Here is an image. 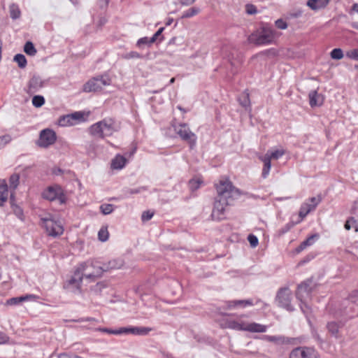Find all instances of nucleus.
<instances>
[{"instance_id": "nucleus-1", "label": "nucleus", "mask_w": 358, "mask_h": 358, "mask_svg": "<svg viewBox=\"0 0 358 358\" xmlns=\"http://www.w3.org/2000/svg\"><path fill=\"white\" fill-rule=\"evenodd\" d=\"M217 196L214 202L211 216L213 220H222L224 218V213L228 206L233 203L241 194L239 189L234 187L228 179H222L216 185Z\"/></svg>"}, {"instance_id": "nucleus-2", "label": "nucleus", "mask_w": 358, "mask_h": 358, "mask_svg": "<svg viewBox=\"0 0 358 358\" xmlns=\"http://www.w3.org/2000/svg\"><path fill=\"white\" fill-rule=\"evenodd\" d=\"M329 313L336 319L346 320L358 315V296L352 294L344 299L340 307L329 308Z\"/></svg>"}, {"instance_id": "nucleus-3", "label": "nucleus", "mask_w": 358, "mask_h": 358, "mask_svg": "<svg viewBox=\"0 0 358 358\" xmlns=\"http://www.w3.org/2000/svg\"><path fill=\"white\" fill-rule=\"evenodd\" d=\"M118 130L115 121L112 118H104L92 124L90 128V134L101 138L111 136Z\"/></svg>"}, {"instance_id": "nucleus-4", "label": "nucleus", "mask_w": 358, "mask_h": 358, "mask_svg": "<svg viewBox=\"0 0 358 358\" xmlns=\"http://www.w3.org/2000/svg\"><path fill=\"white\" fill-rule=\"evenodd\" d=\"M315 287V284L313 282L312 278L307 279L298 285L296 296L301 301V309L304 313H306L308 309L306 301L310 297V294Z\"/></svg>"}, {"instance_id": "nucleus-5", "label": "nucleus", "mask_w": 358, "mask_h": 358, "mask_svg": "<svg viewBox=\"0 0 358 358\" xmlns=\"http://www.w3.org/2000/svg\"><path fill=\"white\" fill-rule=\"evenodd\" d=\"M89 268L88 263H80L76 268L73 275L68 280L64 287L68 289H76L80 292L83 279L85 277V271Z\"/></svg>"}, {"instance_id": "nucleus-6", "label": "nucleus", "mask_w": 358, "mask_h": 358, "mask_svg": "<svg viewBox=\"0 0 358 358\" xmlns=\"http://www.w3.org/2000/svg\"><path fill=\"white\" fill-rule=\"evenodd\" d=\"M227 327L237 331H245L249 332L264 333L267 330V327L256 322L245 323L237 320H227Z\"/></svg>"}, {"instance_id": "nucleus-7", "label": "nucleus", "mask_w": 358, "mask_h": 358, "mask_svg": "<svg viewBox=\"0 0 358 358\" xmlns=\"http://www.w3.org/2000/svg\"><path fill=\"white\" fill-rule=\"evenodd\" d=\"M275 38V31L270 27H262L258 34H253L250 36V41L257 45H266L272 43Z\"/></svg>"}, {"instance_id": "nucleus-8", "label": "nucleus", "mask_w": 358, "mask_h": 358, "mask_svg": "<svg viewBox=\"0 0 358 358\" xmlns=\"http://www.w3.org/2000/svg\"><path fill=\"white\" fill-rule=\"evenodd\" d=\"M111 83V80L108 75H101L94 77L89 80L83 85L85 92H98L103 89L104 86H108Z\"/></svg>"}, {"instance_id": "nucleus-9", "label": "nucleus", "mask_w": 358, "mask_h": 358, "mask_svg": "<svg viewBox=\"0 0 358 358\" xmlns=\"http://www.w3.org/2000/svg\"><path fill=\"white\" fill-rule=\"evenodd\" d=\"M175 131L178 134L180 138L189 143L191 149H193L196 143V135L193 133L188 125L185 123H180L178 125L173 126Z\"/></svg>"}, {"instance_id": "nucleus-10", "label": "nucleus", "mask_w": 358, "mask_h": 358, "mask_svg": "<svg viewBox=\"0 0 358 358\" xmlns=\"http://www.w3.org/2000/svg\"><path fill=\"white\" fill-rule=\"evenodd\" d=\"M42 196L50 201L58 200L61 204L65 203L66 200L63 189L58 185L48 187L43 192Z\"/></svg>"}, {"instance_id": "nucleus-11", "label": "nucleus", "mask_w": 358, "mask_h": 358, "mask_svg": "<svg viewBox=\"0 0 358 358\" xmlns=\"http://www.w3.org/2000/svg\"><path fill=\"white\" fill-rule=\"evenodd\" d=\"M89 264V268L85 271V278L90 281H95L96 279L102 276L104 272H106L103 264L101 265L96 260L84 262Z\"/></svg>"}, {"instance_id": "nucleus-12", "label": "nucleus", "mask_w": 358, "mask_h": 358, "mask_svg": "<svg viewBox=\"0 0 358 358\" xmlns=\"http://www.w3.org/2000/svg\"><path fill=\"white\" fill-rule=\"evenodd\" d=\"M41 220L49 236L56 237L63 234L64 228L59 222L51 217H43Z\"/></svg>"}, {"instance_id": "nucleus-13", "label": "nucleus", "mask_w": 358, "mask_h": 358, "mask_svg": "<svg viewBox=\"0 0 358 358\" xmlns=\"http://www.w3.org/2000/svg\"><path fill=\"white\" fill-rule=\"evenodd\" d=\"M292 292L287 287L281 288L278 292L276 296V301L279 306L289 310L292 311L294 308L291 304Z\"/></svg>"}, {"instance_id": "nucleus-14", "label": "nucleus", "mask_w": 358, "mask_h": 358, "mask_svg": "<svg viewBox=\"0 0 358 358\" xmlns=\"http://www.w3.org/2000/svg\"><path fill=\"white\" fill-rule=\"evenodd\" d=\"M56 140L57 136L55 132L52 129H45L41 131L36 144L41 148H46L54 144Z\"/></svg>"}, {"instance_id": "nucleus-15", "label": "nucleus", "mask_w": 358, "mask_h": 358, "mask_svg": "<svg viewBox=\"0 0 358 358\" xmlns=\"http://www.w3.org/2000/svg\"><path fill=\"white\" fill-rule=\"evenodd\" d=\"M83 120V113L82 112H75L61 116L58 120V124L61 127L73 126Z\"/></svg>"}, {"instance_id": "nucleus-16", "label": "nucleus", "mask_w": 358, "mask_h": 358, "mask_svg": "<svg viewBox=\"0 0 358 358\" xmlns=\"http://www.w3.org/2000/svg\"><path fill=\"white\" fill-rule=\"evenodd\" d=\"M120 334H133L138 336L148 335L152 329L146 327H124L120 328Z\"/></svg>"}, {"instance_id": "nucleus-17", "label": "nucleus", "mask_w": 358, "mask_h": 358, "mask_svg": "<svg viewBox=\"0 0 358 358\" xmlns=\"http://www.w3.org/2000/svg\"><path fill=\"white\" fill-rule=\"evenodd\" d=\"M264 338L265 341L271 342L278 345H289L292 344L295 340L293 338H289L285 336H269L265 335L264 336Z\"/></svg>"}, {"instance_id": "nucleus-18", "label": "nucleus", "mask_w": 358, "mask_h": 358, "mask_svg": "<svg viewBox=\"0 0 358 358\" xmlns=\"http://www.w3.org/2000/svg\"><path fill=\"white\" fill-rule=\"evenodd\" d=\"M44 81L38 75H34L29 81V90L31 93H35L43 87Z\"/></svg>"}, {"instance_id": "nucleus-19", "label": "nucleus", "mask_w": 358, "mask_h": 358, "mask_svg": "<svg viewBox=\"0 0 358 358\" xmlns=\"http://www.w3.org/2000/svg\"><path fill=\"white\" fill-rule=\"evenodd\" d=\"M259 301H257L255 303H254L252 299L233 300L227 301V305L228 308L232 309L236 307L245 308L246 306H252L255 304H257Z\"/></svg>"}, {"instance_id": "nucleus-20", "label": "nucleus", "mask_w": 358, "mask_h": 358, "mask_svg": "<svg viewBox=\"0 0 358 358\" xmlns=\"http://www.w3.org/2000/svg\"><path fill=\"white\" fill-rule=\"evenodd\" d=\"M343 326L342 320L338 322L331 321L327 324V328L329 333L333 336L338 338L339 336V329Z\"/></svg>"}, {"instance_id": "nucleus-21", "label": "nucleus", "mask_w": 358, "mask_h": 358, "mask_svg": "<svg viewBox=\"0 0 358 358\" xmlns=\"http://www.w3.org/2000/svg\"><path fill=\"white\" fill-rule=\"evenodd\" d=\"M319 238L317 234H313L308 237L305 241L301 243V244L295 249L296 253H300L301 251L305 250L307 247L311 246L314 244L316 240Z\"/></svg>"}, {"instance_id": "nucleus-22", "label": "nucleus", "mask_w": 358, "mask_h": 358, "mask_svg": "<svg viewBox=\"0 0 358 358\" xmlns=\"http://www.w3.org/2000/svg\"><path fill=\"white\" fill-rule=\"evenodd\" d=\"M330 0H308L306 5L313 10H318L324 8Z\"/></svg>"}, {"instance_id": "nucleus-23", "label": "nucleus", "mask_w": 358, "mask_h": 358, "mask_svg": "<svg viewBox=\"0 0 358 358\" xmlns=\"http://www.w3.org/2000/svg\"><path fill=\"white\" fill-rule=\"evenodd\" d=\"M106 271H109L112 269H119L122 267L124 261L122 259H113L108 262L103 263Z\"/></svg>"}, {"instance_id": "nucleus-24", "label": "nucleus", "mask_w": 358, "mask_h": 358, "mask_svg": "<svg viewBox=\"0 0 358 358\" xmlns=\"http://www.w3.org/2000/svg\"><path fill=\"white\" fill-rule=\"evenodd\" d=\"M310 105L311 107L321 106L323 103V96L318 94L316 90L309 93Z\"/></svg>"}, {"instance_id": "nucleus-25", "label": "nucleus", "mask_w": 358, "mask_h": 358, "mask_svg": "<svg viewBox=\"0 0 358 358\" xmlns=\"http://www.w3.org/2000/svg\"><path fill=\"white\" fill-rule=\"evenodd\" d=\"M259 159L264 163V166L262 169V176L263 178H266L269 174L271 164V159L268 158V155L260 156Z\"/></svg>"}, {"instance_id": "nucleus-26", "label": "nucleus", "mask_w": 358, "mask_h": 358, "mask_svg": "<svg viewBox=\"0 0 358 358\" xmlns=\"http://www.w3.org/2000/svg\"><path fill=\"white\" fill-rule=\"evenodd\" d=\"M127 159L124 157L117 155L112 160L111 167L113 169H122L126 164Z\"/></svg>"}, {"instance_id": "nucleus-27", "label": "nucleus", "mask_w": 358, "mask_h": 358, "mask_svg": "<svg viewBox=\"0 0 358 358\" xmlns=\"http://www.w3.org/2000/svg\"><path fill=\"white\" fill-rule=\"evenodd\" d=\"M29 299H35V296L33 294H27V295L22 296L20 297L10 298L7 301L6 303L8 305H10V306L17 305L21 302L27 301Z\"/></svg>"}, {"instance_id": "nucleus-28", "label": "nucleus", "mask_w": 358, "mask_h": 358, "mask_svg": "<svg viewBox=\"0 0 358 358\" xmlns=\"http://www.w3.org/2000/svg\"><path fill=\"white\" fill-rule=\"evenodd\" d=\"M315 210L314 208L310 204L309 202H304L301 206L299 215L301 217V220H303L306 215L312 210Z\"/></svg>"}, {"instance_id": "nucleus-29", "label": "nucleus", "mask_w": 358, "mask_h": 358, "mask_svg": "<svg viewBox=\"0 0 358 358\" xmlns=\"http://www.w3.org/2000/svg\"><path fill=\"white\" fill-rule=\"evenodd\" d=\"M8 185L6 182L0 184V206H2L8 199Z\"/></svg>"}, {"instance_id": "nucleus-30", "label": "nucleus", "mask_w": 358, "mask_h": 358, "mask_svg": "<svg viewBox=\"0 0 358 358\" xmlns=\"http://www.w3.org/2000/svg\"><path fill=\"white\" fill-rule=\"evenodd\" d=\"M10 16L13 20H17L20 17L21 11L19 6L15 3H12L9 6Z\"/></svg>"}, {"instance_id": "nucleus-31", "label": "nucleus", "mask_w": 358, "mask_h": 358, "mask_svg": "<svg viewBox=\"0 0 358 358\" xmlns=\"http://www.w3.org/2000/svg\"><path fill=\"white\" fill-rule=\"evenodd\" d=\"M14 62H15L20 69H24L27 64L25 56L22 54H17L14 56Z\"/></svg>"}, {"instance_id": "nucleus-32", "label": "nucleus", "mask_w": 358, "mask_h": 358, "mask_svg": "<svg viewBox=\"0 0 358 358\" xmlns=\"http://www.w3.org/2000/svg\"><path fill=\"white\" fill-rule=\"evenodd\" d=\"M344 227L346 230L354 228L356 232H358V222L354 217H350L345 223Z\"/></svg>"}, {"instance_id": "nucleus-33", "label": "nucleus", "mask_w": 358, "mask_h": 358, "mask_svg": "<svg viewBox=\"0 0 358 358\" xmlns=\"http://www.w3.org/2000/svg\"><path fill=\"white\" fill-rule=\"evenodd\" d=\"M24 51L27 55L30 56H34L37 52L33 43L31 41L26 42L24 46Z\"/></svg>"}, {"instance_id": "nucleus-34", "label": "nucleus", "mask_w": 358, "mask_h": 358, "mask_svg": "<svg viewBox=\"0 0 358 358\" xmlns=\"http://www.w3.org/2000/svg\"><path fill=\"white\" fill-rule=\"evenodd\" d=\"M285 155L284 150H276L274 151H268L264 155H268L269 159H278Z\"/></svg>"}, {"instance_id": "nucleus-35", "label": "nucleus", "mask_w": 358, "mask_h": 358, "mask_svg": "<svg viewBox=\"0 0 358 358\" xmlns=\"http://www.w3.org/2000/svg\"><path fill=\"white\" fill-rule=\"evenodd\" d=\"M200 12V9L196 7H192L182 13V18H189L196 15Z\"/></svg>"}, {"instance_id": "nucleus-36", "label": "nucleus", "mask_w": 358, "mask_h": 358, "mask_svg": "<svg viewBox=\"0 0 358 358\" xmlns=\"http://www.w3.org/2000/svg\"><path fill=\"white\" fill-rule=\"evenodd\" d=\"M19 182H20L19 174L14 173L10 176V177L9 178V185H10V188L15 189L17 187Z\"/></svg>"}, {"instance_id": "nucleus-37", "label": "nucleus", "mask_w": 358, "mask_h": 358, "mask_svg": "<svg viewBox=\"0 0 358 358\" xmlns=\"http://www.w3.org/2000/svg\"><path fill=\"white\" fill-rule=\"evenodd\" d=\"M203 182L200 179H192L189 181V188L191 191L194 192L200 187L201 184Z\"/></svg>"}, {"instance_id": "nucleus-38", "label": "nucleus", "mask_w": 358, "mask_h": 358, "mask_svg": "<svg viewBox=\"0 0 358 358\" xmlns=\"http://www.w3.org/2000/svg\"><path fill=\"white\" fill-rule=\"evenodd\" d=\"M45 103V99L43 96L36 95L32 98V104L36 107H41Z\"/></svg>"}, {"instance_id": "nucleus-39", "label": "nucleus", "mask_w": 358, "mask_h": 358, "mask_svg": "<svg viewBox=\"0 0 358 358\" xmlns=\"http://www.w3.org/2000/svg\"><path fill=\"white\" fill-rule=\"evenodd\" d=\"M238 101H239V103L240 104L243 106L244 108H247L248 106H250V98H249V94H243L239 98H238Z\"/></svg>"}, {"instance_id": "nucleus-40", "label": "nucleus", "mask_w": 358, "mask_h": 358, "mask_svg": "<svg viewBox=\"0 0 358 358\" xmlns=\"http://www.w3.org/2000/svg\"><path fill=\"white\" fill-rule=\"evenodd\" d=\"M114 210L113 204L104 203L100 206V210L103 215H108Z\"/></svg>"}, {"instance_id": "nucleus-41", "label": "nucleus", "mask_w": 358, "mask_h": 358, "mask_svg": "<svg viewBox=\"0 0 358 358\" xmlns=\"http://www.w3.org/2000/svg\"><path fill=\"white\" fill-rule=\"evenodd\" d=\"M109 233L107 230V228L102 227L98 233L99 240L101 242H105L108 239Z\"/></svg>"}, {"instance_id": "nucleus-42", "label": "nucleus", "mask_w": 358, "mask_h": 358, "mask_svg": "<svg viewBox=\"0 0 358 358\" xmlns=\"http://www.w3.org/2000/svg\"><path fill=\"white\" fill-rule=\"evenodd\" d=\"M330 55L334 59H341L343 57V52L341 48H334L331 50Z\"/></svg>"}, {"instance_id": "nucleus-43", "label": "nucleus", "mask_w": 358, "mask_h": 358, "mask_svg": "<svg viewBox=\"0 0 358 358\" xmlns=\"http://www.w3.org/2000/svg\"><path fill=\"white\" fill-rule=\"evenodd\" d=\"M345 56L349 59L358 61V49L355 48L347 51L345 53Z\"/></svg>"}, {"instance_id": "nucleus-44", "label": "nucleus", "mask_w": 358, "mask_h": 358, "mask_svg": "<svg viewBox=\"0 0 358 358\" xmlns=\"http://www.w3.org/2000/svg\"><path fill=\"white\" fill-rule=\"evenodd\" d=\"M11 136L6 134L0 136V149L4 148L8 143L11 141Z\"/></svg>"}, {"instance_id": "nucleus-45", "label": "nucleus", "mask_w": 358, "mask_h": 358, "mask_svg": "<svg viewBox=\"0 0 358 358\" xmlns=\"http://www.w3.org/2000/svg\"><path fill=\"white\" fill-rule=\"evenodd\" d=\"M96 330L99 331L107 333L109 334L120 335V328L117 329H108V328L99 327V328L96 329Z\"/></svg>"}, {"instance_id": "nucleus-46", "label": "nucleus", "mask_w": 358, "mask_h": 358, "mask_svg": "<svg viewBox=\"0 0 358 358\" xmlns=\"http://www.w3.org/2000/svg\"><path fill=\"white\" fill-rule=\"evenodd\" d=\"M321 201L322 197L320 195H318L317 196L311 197L310 199H309L308 202H309L310 204H311V206L314 208V209H315V208L321 202Z\"/></svg>"}, {"instance_id": "nucleus-47", "label": "nucleus", "mask_w": 358, "mask_h": 358, "mask_svg": "<svg viewBox=\"0 0 358 358\" xmlns=\"http://www.w3.org/2000/svg\"><path fill=\"white\" fill-rule=\"evenodd\" d=\"M248 241L252 248L257 247L259 243L257 237L253 234H250L248 236Z\"/></svg>"}, {"instance_id": "nucleus-48", "label": "nucleus", "mask_w": 358, "mask_h": 358, "mask_svg": "<svg viewBox=\"0 0 358 358\" xmlns=\"http://www.w3.org/2000/svg\"><path fill=\"white\" fill-rule=\"evenodd\" d=\"M245 11L249 15H254L257 13V8L252 4H247L245 6Z\"/></svg>"}, {"instance_id": "nucleus-49", "label": "nucleus", "mask_w": 358, "mask_h": 358, "mask_svg": "<svg viewBox=\"0 0 358 358\" xmlns=\"http://www.w3.org/2000/svg\"><path fill=\"white\" fill-rule=\"evenodd\" d=\"M275 26L280 29H285L287 27V24L282 19H278L275 22Z\"/></svg>"}, {"instance_id": "nucleus-50", "label": "nucleus", "mask_w": 358, "mask_h": 358, "mask_svg": "<svg viewBox=\"0 0 358 358\" xmlns=\"http://www.w3.org/2000/svg\"><path fill=\"white\" fill-rule=\"evenodd\" d=\"M154 215L153 213H151L150 211H144L142 214L141 219L142 221L145 222L150 220Z\"/></svg>"}, {"instance_id": "nucleus-51", "label": "nucleus", "mask_w": 358, "mask_h": 358, "mask_svg": "<svg viewBox=\"0 0 358 358\" xmlns=\"http://www.w3.org/2000/svg\"><path fill=\"white\" fill-rule=\"evenodd\" d=\"M294 226V224L289 222L280 229V234H284L288 232Z\"/></svg>"}, {"instance_id": "nucleus-52", "label": "nucleus", "mask_w": 358, "mask_h": 358, "mask_svg": "<svg viewBox=\"0 0 358 358\" xmlns=\"http://www.w3.org/2000/svg\"><path fill=\"white\" fill-rule=\"evenodd\" d=\"M136 45L139 48H141L143 45H150V43H149V38H148V37L141 38L140 39L138 40Z\"/></svg>"}, {"instance_id": "nucleus-53", "label": "nucleus", "mask_w": 358, "mask_h": 358, "mask_svg": "<svg viewBox=\"0 0 358 358\" xmlns=\"http://www.w3.org/2000/svg\"><path fill=\"white\" fill-rule=\"evenodd\" d=\"M126 59H132V58H141L142 56L137 52L131 51L127 53L125 57Z\"/></svg>"}, {"instance_id": "nucleus-54", "label": "nucleus", "mask_w": 358, "mask_h": 358, "mask_svg": "<svg viewBox=\"0 0 358 358\" xmlns=\"http://www.w3.org/2000/svg\"><path fill=\"white\" fill-rule=\"evenodd\" d=\"M9 341V337L4 333L0 331V345L5 344Z\"/></svg>"}, {"instance_id": "nucleus-55", "label": "nucleus", "mask_w": 358, "mask_h": 358, "mask_svg": "<svg viewBox=\"0 0 358 358\" xmlns=\"http://www.w3.org/2000/svg\"><path fill=\"white\" fill-rule=\"evenodd\" d=\"M14 212H15V215H17L20 219H21V220L22 219V217H23V211H22V210L20 208H19V207L16 206L15 209L14 210Z\"/></svg>"}, {"instance_id": "nucleus-56", "label": "nucleus", "mask_w": 358, "mask_h": 358, "mask_svg": "<svg viewBox=\"0 0 358 358\" xmlns=\"http://www.w3.org/2000/svg\"><path fill=\"white\" fill-rule=\"evenodd\" d=\"M145 190V187H141L136 189H129V194H138L141 192L142 191Z\"/></svg>"}, {"instance_id": "nucleus-57", "label": "nucleus", "mask_w": 358, "mask_h": 358, "mask_svg": "<svg viewBox=\"0 0 358 358\" xmlns=\"http://www.w3.org/2000/svg\"><path fill=\"white\" fill-rule=\"evenodd\" d=\"M109 0H98V3L100 8H105L108 6Z\"/></svg>"}, {"instance_id": "nucleus-58", "label": "nucleus", "mask_w": 358, "mask_h": 358, "mask_svg": "<svg viewBox=\"0 0 358 358\" xmlns=\"http://www.w3.org/2000/svg\"><path fill=\"white\" fill-rule=\"evenodd\" d=\"M196 0H180V4L182 6H189L193 4Z\"/></svg>"}, {"instance_id": "nucleus-59", "label": "nucleus", "mask_w": 358, "mask_h": 358, "mask_svg": "<svg viewBox=\"0 0 358 358\" xmlns=\"http://www.w3.org/2000/svg\"><path fill=\"white\" fill-rule=\"evenodd\" d=\"M79 322H96V320L94 317H86V318H81L78 320Z\"/></svg>"}, {"instance_id": "nucleus-60", "label": "nucleus", "mask_w": 358, "mask_h": 358, "mask_svg": "<svg viewBox=\"0 0 358 358\" xmlns=\"http://www.w3.org/2000/svg\"><path fill=\"white\" fill-rule=\"evenodd\" d=\"M164 27H161L159 28L156 32L155 34H154V36H155V37H159L162 35V31H164Z\"/></svg>"}, {"instance_id": "nucleus-61", "label": "nucleus", "mask_w": 358, "mask_h": 358, "mask_svg": "<svg viewBox=\"0 0 358 358\" xmlns=\"http://www.w3.org/2000/svg\"><path fill=\"white\" fill-rule=\"evenodd\" d=\"M161 354H162L163 358H172L171 355H170L169 353H166L165 352H162Z\"/></svg>"}, {"instance_id": "nucleus-62", "label": "nucleus", "mask_w": 358, "mask_h": 358, "mask_svg": "<svg viewBox=\"0 0 358 358\" xmlns=\"http://www.w3.org/2000/svg\"><path fill=\"white\" fill-rule=\"evenodd\" d=\"M157 37H155V36L153 35L151 38H149L150 45L155 43L157 41Z\"/></svg>"}, {"instance_id": "nucleus-63", "label": "nucleus", "mask_w": 358, "mask_h": 358, "mask_svg": "<svg viewBox=\"0 0 358 358\" xmlns=\"http://www.w3.org/2000/svg\"><path fill=\"white\" fill-rule=\"evenodd\" d=\"M157 37H155V36L153 35L151 38H149L150 45L155 43L157 41Z\"/></svg>"}, {"instance_id": "nucleus-64", "label": "nucleus", "mask_w": 358, "mask_h": 358, "mask_svg": "<svg viewBox=\"0 0 358 358\" xmlns=\"http://www.w3.org/2000/svg\"><path fill=\"white\" fill-rule=\"evenodd\" d=\"M352 10L358 13V3H354L352 8Z\"/></svg>"}]
</instances>
